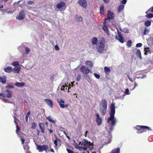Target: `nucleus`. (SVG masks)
Listing matches in <instances>:
<instances>
[{"instance_id": "f257e3e1", "label": "nucleus", "mask_w": 153, "mask_h": 153, "mask_svg": "<svg viewBox=\"0 0 153 153\" xmlns=\"http://www.w3.org/2000/svg\"><path fill=\"white\" fill-rule=\"evenodd\" d=\"M110 109V112L109 114L110 117L108 119L107 122L108 123H109L110 121H111V125L112 126L109 128V129L110 131H112L113 129V127L116 125V119L114 118V114H115V105L113 103L111 104Z\"/></svg>"}, {"instance_id": "f03ea898", "label": "nucleus", "mask_w": 153, "mask_h": 153, "mask_svg": "<svg viewBox=\"0 0 153 153\" xmlns=\"http://www.w3.org/2000/svg\"><path fill=\"white\" fill-rule=\"evenodd\" d=\"M105 39L102 38V39L100 41V42L96 46V50L98 52L100 53L103 52L105 46Z\"/></svg>"}, {"instance_id": "7ed1b4c3", "label": "nucleus", "mask_w": 153, "mask_h": 153, "mask_svg": "<svg viewBox=\"0 0 153 153\" xmlns=\"http://www.w3.org/2000/svg\"><path fill=\"white\" fill-rule=\"evenodd\" d=\"M137 133H141L147 131H152V129L148 126H137L135 128Z\"/></svg>"}, {"instance_id": "20e7f679", "label": "nucleus", "mask_w": 153, "mask_h": 153, "mask_svg": "<svg viewBox=\"0 0 153 153\" xmlns=\"http://www.w3.org/2000/svg\"><path fill=\"white\" fill-rule=\"evenodd\" d=\"M79 145L83 146V149L86 150L87 148L91 149L93 147V146L91 144L90 142H88L84 140L82 142H80Z\"/></svg>"}, {"instance_id": "39448f33", "label": "nucleus", "mask_w": 153, "mask_h": 153, "mask_svg": "<svg viewBox=\"0 0 153 153\" xmlns=\"http://www.w3.org/2000/svg\"><path fill=\"white\" fill-rule=\"evenodd\" d=\"M48 149V146L47 145L37 146V149L40 152H42L43 151L46 152Z\"/></svg>"}, {"instance_id": "423d86ee", "label": "nucleus", "mask_w": 153, "mask_h": 153, "mask_svg": "<svg viewBox=\"0 0 153 153\" xmlns=\"http://www.w3.org/2000/svg\"><path fill=\"white\" fill-rule=\"evenodd\" d=\"M5 92L7 93L6 96L2 93H0V99L4 100L5 97H7L8 98H11V97L12 92L11 91L7 90L5 91Z\"/></svg>"}, {"instance_id": "0eeeda50", "label": "nucleus", "mask_w": 153, "mask_h": 153, "mask_svg": "<svg viewBox=\"0 0 153 153\" xmlns=\"http://www.w3.org/2000/svg\"><path fill=\"white\" fill-rule=\"evenodd\" d=\"M81 72L83 74H88L90 72V70L85 66H82L80 69Z\"/></svg>"}, {"instance_id": "6e6552de", "label": "nucleus", "mask_w": 153, "mask_h": 153, "mask_svg": "<svg viewBox=\"0 0 153 153\" xmlns=\"http://www.w3.org/2000/svg\"><path fill=\"white\" fill-rule=\"evenodd\" d=\"M57 102L59 103V106L61 108H64L68 107V104L64 105V104L65 103V101L62 99H60L59 100H58Z\"/></svg>"}, {"instance_id": "1a4fd4ad", "label": "nucleus", "mask_w": 153, "mask_h": 153, "mask_svg": "<svg viewBox=\"0 0 153 153\" xmlns=\"http://www.w3.org/2000/svg\"><path fill=\"white\" fill-rule=\"evenodd\" d=\"M25 15L23 10H22L19 13L18 16L16 17V19L19 20H22L25 18Z\"/></svg>"}, {"instance_id": "9d476101", "label": "nucleus", "mask_w": 153, "mask_h": 153, "mask_svg": "<svg viewBox=\"0 0 153 153\" xmlns=\"http://www.w3.org/2000/svg\"><path fill=\"white\" fill-rule=\"evenodd\" d=\"M95 115L96 117V121L97 124L98 126L100 125L102 123V120L101 118L100 117V115L97 113L95 114Z\"/></svg>"}, {"instance_id": "9b49d317", "label": "nucleus", "mask_w": 153, "mask_h": 153, "mask_svg": "<svg viewBox=\"0 0 153 153\" xmlns=\"http://www.w3.org/2000/svg\"><path fill=\"white\" fill-rule=\"evenodd\" d=\"M101 103L100 105V111L101 114L104 116L106 113L107 107L103 106H101Z\"/></svg>"}, {"instance_id": "f8f14e48", "label": "nucleus", "mask_w": 153, "mask_h": 153, "mask_svg": "<svg viewBox=\"0 0 153 153\" xmlns=\"http://www.w3.org/2000/svg\"><path fill=\"white\" fill-rule=\"evenodd\" d=\"M108 18L105 19V23L107 20L109 21L110 19H112L114 17V13L109 10L108 12Z\"/></svg>"}, {"instance_id": "ddd939ff", "label": "nucleus", "mask_w": 153, "mask_h": 153, "mask_svg": "<svg viewBox=\"0 0 153 153\" xmlns=\"http://www.w3.org/2000/svg\"><path fill=\"white\" fill-rule=\"evenodd\" d=\"M78 3L84 8H86L87 7V5L86 0H79Z\"/></svg>"}, {"instance_id": "4468645a", "label": "nucleus", "mask_w": 153, "mask_h": 153, "mask_svg": "<svg viewBox=\"0 0 153 153\" xmlns=\"http://www.w3.org/2000/svg\"><path fill=\"white\" fill-rule=\"evenodd\" d=\"M44 100L50 107L52 108H53V103L51 100L50 99H45Z\"/></svg>"}, {"instance_id": "2eb2a0df", "label": "nucleus", "mask_w": 153, "mask_h": 153, "mask_svg": "<svg viewBox=\"0 0 153 153\" xmlns=\"http://www.w3.org/2000/svg\"><path fill=\"white\" fill-rule=\"evenodd\" d=\"M104 71L105 73L106 76L108 75L111 72V70L109 67L105 66L104 68Z\"/></svg>"}, {"instance_id": "dca6fc26", "label": "nucleus", "mask_w": 153, "mask_h": 153, "mask_svg": "<svg viewBox=\"0 0 153 153\" xmlns=\"http://www.w3.org/2000/svg\"><path fill=\"white\" fill-rule=\"evenodd\" d=\"M39 126L40 128L41 132L43 133H44L45 127L44 123H39Z\"/></svg>"}, {"instance_id": "f3484780", "label": "nucleus", "mask_w": 153, "mask_h": 153, "mask_svg": "<svg viewBox=\"0 0 153 153\" xmlns=\"http://www.w3.org/2000/svg\"><path fill=\"white\" fill-rule=\"evenodd\" d=\"M119 35L118 36H116V38L120 42L123 43L124 41L123 38V36L121 35L119 33Z\"/></svg>"}, {"instance_id": "a211bd4d", "label": "nucleus", "mask_w": 153, "mask_h": 153, "mask_svg": "<svg viewBox=\"0 0 153 153\" xmlns=\"http://www.w3.org/2000/svg\"><path fill=\"white\" fill-rule=\"evenodd\" d=\"M4 71L6 72L10 73L13 71V69L12 67L8 66L7 68H5L4 69Z\"/></svg>"}, {"instance_id": "6ab92c4d", "label": "nucleus", "mask_w": 153, "mask_h": 153, "mask_svg": "<svg viewBox=\"0 0 153 153\" xmlns=\"http://www.w3.org/2000/svg\"><path fill=\"white\" fill-rule=\"evenodd\" d=\"M144 54L145 55L147 54V53H149L150 54L152 53V51L150 49V48L149 47H146L144 48Z\"/></svg>"}, {"instance_id": "aec40b11", "label": "nucleus", "mask_w": 153, "mask_h": 153, "mask_svg": "<svg viewBox=\"0 0 153 153\" xmlns=\"http://www.w3.org/2000/svg\"><path fill=\"white\" fill-rule=\"evenodd\" d=\"M135 54L140 59H142L141 53L140 50L137 49L135 53Z\"/></svg>"}, {"instance_id": "412c9836", "label": "nucleus", "mask_w": 153, "mask_h": 153, "mask_svg": "<svg viewBox=\"0 0 153 153\" xmlns=\"http://www.w3.org/2000/svg\"><path fill=\"white\" fill-rule=\"evenodd\" d=\"M65 3L64 2H62L57 4L56 6L57 8L60 9L65 5Z\"/></svg>"}, {"instance_id": "4be33fe9", "label": "nucleus", "mask_w": 153, "mask_h": 153, "mask_svg": "<svg viewBox=\"0 0 153 153\" xmlns=\"http://www.w3.org/2000/svg\"><path fill=\"white\" fill-rule=\"evenodd\" d=\"M98 39L95 37H93L91 40V42L93 45H96L97 44Z\"/></svg>"}, {"instance_id": "5701e85b", "label": "nucleus", "mask_w": 153, "mask_h": 153, "mask_svg": "<svg viewBox=\"0 0 153 153\" xmlns=\"http://www.w3.org/2000/svg\"><path fill=\"white\" fill-rule=\"evenodd\" d=\"M25 83L24 82H16L15 83V85L17 87H22L24 86Z\"/></svg>"}, {"instance_id": "b1692460", "label": "nucleus", "mask_w": 153, "mask_h": 153, "mask_svg": "<svg viewBox=\"0 0 153 153\" xmlns=\"http://www.w3.org/2000/svg\"><path fill=\"white\" fill-rule=\"evenodd\" d=\"M6 78L5 76H2L0 77V82L3 84H5L6 82Z\"/></svg>"}, {"instance_id": "393cba45", "label": "nucleus", "mask_w": 153, "mask_h": 153, "mask_svg": "<svg viewBox=\"0 0 153 153\" xmlns=\"http://www.w3.org/2000/svg\"><path fill=\"white\" fill-rule=\"evenodd\" d=\"M124 7V6L123 5H119L117 8V12L118 13H120L123 10Z\"/></svg>"}, {"instance_id": "a878e982", "label": "nucleus", "mask_w": 153, "mask_h": 153, "mask_svg": "<svg viewBox=\"0 0 153 153\" xmlns=\"http://www.w3.org/2000/svg\"><path fill=\"white\" fill-rule=\"evenodd\" d=\"M24 148L25 150L26 153H30V152L29 151L30 147L28 145H26L24 146Z\"/></svg>"}, {"instance_id": "bb28decb", "label": "nucleus", "mask_w": 153, "mask_h": 153, "mask_svg": "<svg viewBox=\"0 0 153 153\" xmlns=\"http://www.w3.org/2000/svg\"><path fill=\"white\" fill-rule=\"evenodd\" d=\"M102 104L101 106H103L107 107V102L106 100L105 99H102L101 100Z\"/></svg>"}, {"instance_id": "cd10ccee", "label": "nucleus", "mask_w": 153, "mask_h": 153, "mask_svg": "<svg viewBox=\"0 0 153 153\" xmlns=\"http://www.w3.org/2000/svg\"><path fill=\"white\" fill-rule=\"evenodd\" d=\"M100 13L101 15H103L104 14V5L102 4L100 8Z\"/></svg>"}, {"instance_id": "c85d7f7f", "label": "nucleus", "mask_w": 153, "mask_h": 153, "mask_svg": "<svg viewBox=\"0 0 153 153\" xmlns=\"http://www.w3.org/2000/svg\"><path fill=\"white\" fill-rule=\"evenodd\" d=\"M111 153H120V149L118 148L114 149L111 152Z\"/></svg>"}, {"instance_id": "c756f323", "label": "nucleus", "mask_w": 153, "mask_h": 153, "mask_svg": "<svg viewBox=\"0 0 153 153\" xmlns=\"http://www.w3.org/2000/svg\"><path fill=\"white\" fill-rule=\"evenodd\" d=\"M85 64L86 65L89 66L91 68H92L93 66V64L92 62L90 61H87L85 62Z\"/></svg>"}, {"instance_id": "7c9ffc66", "label": "nucleus", "mask_w": 153, "mask_h": 153, "mask_svg": "<svg viewBox=\"0 0 153 153\" xmlns=\"http://www.w3.org/2000/svg\"><path fill=\"white\" fill-rule=\"evenodd\" d=\"M20 71V69L18 67H16L13 69V71L15 73H19Z\"/></svg>"}, {"instance_id": "2f4dec72", "label": "nucleus", "mask_w": 153, "mask_h": 153, "mask_svg": "<svg viewBox=\"0 0 153 153\" xmlns=\"http://www.w3.org/2000/svg\"><path fill=\"white\" fill-rule=\"evenodd\" d=\"M149 31V29H148L146 27H145L143 33L144 35H147Z\"/></svg>"}, {"instance_id": "473e14b6", "label": "nucleus", "mask_w": 153, "mask_h": 153, "mask_svg": "<svg viewBox=\"0 0 153 153\" xmlns=\"http://www.w3.org/2000/svg\"><path fill=\"white\" fill-rule=\"evenodd\" d=\"M46 119L49 122H52L53 123H55L56 122V120H52L50 116L47 117H46Z\"/></svg>"}, {"instance_id": "72a5a7b5", "label": "nucleus", "mask_w": 153, "mask_h": 153, "mask_svg": "<svg viewBox=\"0 0 153 153\" xmlns=\"http://www.w3.org/2000/svg\"><path fill=\"white\" fill-rule=\"evenodd\" d=\"M103 29L104 30L108 36H109V30L108 28L104 26L103 27Z\"/></svg>"}, {"instance_id": "f704fd0d", "label": "nucleus", "mask_w": 153, "mask_h": 153, "mask_svg": "<svg viewBox=\"0 0 153 153\" xmlns=\"http://www.w3.org/2000/svg\"><path fill=\"white\" fill-rule=\"evenodd\" d=\"M120 30L121 31L123 32H124L125 33H128L129 31L126 28H125L123 29H122V28H120Z\"/></svg>"}, {"instance_id": "c9c22d12", "label": "nucleus", "mask_w": 153, "mask_h": 153, "mask_svg": "<svg viewBox=\"0 0 153 153\" xmlns=\"http://www.w3.org/2000/svg\"><path fill=\"white\" fill-rule=\"evenodd\" d=\"M151 24V22L150 21H146L144 23V25L145 26L149 27L150 26Z\"/></svg>"}, {"instance_id": "e433bc0d", "label": "nucleus", "mask_w": 153, "mask_h": 153, "mask_svg": "<svg viewBox=\"0 0 153 153\" xmlns=\"http://www.w3.org/2000/svg\"><path fill=\"white\" fill-rule=\"evenodd\" d=\"M132 43V42L131 40H128L127 43L126 45L128 48L130 47L131 46Z\"/></svg>"}, {"instance_id": "4c0bfd02", "label": "nucleus", "mask_w": 153, "mask_h": 153, "mask_svg": "<svg viewBox=\"0 0 153 153\" xmlns=\"http://www.w3.org/2000/svg\"><path fill=\"white\" fill-rule=\"evenodd\" d=\"M146 18L149 19L151 18H152L153 17V14L152 13H149L147 14V15H146Z\"/></svg>"}, {"instance_id": "58836bf2", "label": "nucleus", "mask_w": 153, "mask_h": 153, "mask_svg": "<svg viewBox=\"0 0 153 153\" xmlns=\"http://www.w3.org/2000/svg\"><path fill=\"white\" fill-rule=\"evenodd\" d=\"M148 12H152L153 13V6L151 7L147 11L145 12L146 14H147Z\"/></svg>"}, {"instance_id": "ea45409f", "label": "nucleus", "mask_w": 153, "mask_h": 153, "mask_svg": "<svg viewBox=\"0 0 153 153\" xmlns=\"http://www.w3.org/2000/svg\"><path fill=\"white\" fill-rule=\"evenodd\" d=\"M36 127V124L35 123H33L32 124L31 128L32 129H35Z\"/></svg>"}, {"instance_id": "a19ab883", "label": "nucleus", "mask_w": 153, "mask_h": 153, "mask_svg": "<svg viewBox=\"0 0 153 153\" xmlns=\"http://www.w3.org/2000/svg\"><path fill=\"white\" fill-rule=\"evenodd\" d=\"M16 133H18V132L20 131V128L19 127V126H18V124H16Z\"/></svg>"}, {"instance_id": "79ce46f5", "label": "nucleus", "mask_w": 153, "mask_h": 153, "mask_svg": "<svg viewBox=\"0 0 153 153\" xmlns=\"http://www.w3.org/2000/svg\"><path fill=\"white\" fill-rule=\"evenodd\" d=\"M19 62L18 61H13L12 63V65L15 66L19 65Z\"/></svg>"}, {"instance_id": "37998d69", "label": "nucleus", "mask_w": 153, "mask_h": 153, "mask_svg": "<svg viewBox=\"0 0 153 153\" xmlns=\"http://www.w3.org/2000/svg\"><path fill=\"white\" fill-rule=\"evenodd\" d=\"M81 79V75L79 74H78L76 78V79L77 81H78V82Z\"/></svg>"}, {"instance_id": "c03bdc74", "label": "nucleus", "mask_w": 153, "mask_h": 153, "mask_svg": "<svg viewBox=\"0 0 153 153\" xmlns=\"http://www.w3.org/2000/svg\"><path fill=\"white\" fill-rule=\"evenodd\" d=\"M56 139L54 141V142H53V143H54V144H55V146H57V140H58L59 141V140L57 138V137H56Z\"/></svg>"}, {"instance_id": "a18cd8bd", "label": "nucleus", "mask_w": 153, "mask_h": 153, "mask_svg": "<svg viewBox=\"0 0 153 153\" xmlns=\"http://www.w3.org/2000/svg\"><path fill=\"white\" fill-rule=\"evenodd\" d=\"M13 117H14L15 123V124H18V123L17 122V121L19 122V120L16 118V116H14Z\"/></svg>"}, {"instance_id": "49530a36", "label": "nucleus", "mask_w": 153, "mask_h": 153, "mask_svg": "<svg viewBox=\"0 0 153 153\" xmlns=\"http://www.w3.org/2000/svg\"><path fill=\"white\" fill-rule=\"evenodd\" d=\"M25 50L27 54H28L30 51V49L27 47H25Z\"/></svg>"}, {"instance_id": "de8ad7c7", "label": "nucleus", "mask_w": 153, "mask_h": 153, "mask_svg": "<svg viewBox=\"0 0 153 153\" xmlns=\"http://www.w3.org/2000/svg\"><path fill=\"white\" fill-rule=\"evenodd\" d=\"M94 75L95 77H96L97 79H99L100 78V76L99 74L97 73H94Z\"/></svg>"}, {"instance_id": "09e8293b", "label": "nucleus", "mask_w": 153, "mask_h": 153, "mask_svg": "<svg viewBox=\"0 0 153 153\" xmlns=\"http://www.w3.org/2000/svg\"><path fill=\"white\" fill-rule=\"evenodd\" d=\"M142 46V43H138L136 44V47L140 48Z\"/></svg>"}, {"instance_id": "8fccbe9b", "label": "nucleus", "mask_w": 153, "mask_h": 153, "mask_svg": "<svg viewBox=\"0 0 153 153\" xmlns=\"http://www.w3.org/2000/svg\"><path fill=\"white\" fill-rule=\"evenodd\" d=\"M83 147V146H81L77 145V146L76 147V148L80 150H82V149H83V148H82Z\"/></svg>"}, {"instance_id": "3c124183", "label": "nucleus", "mask_w": 153, "mask_h": 153, "mask_svg": "<svg viewBox=\"0 0 153 153\" xmlns=\"http://www.w3.org/2000/svg\"><path fill=\"white\" fill-rule=\"evenodd\" d=\"M63 133H64V134L66 136V137L68 139V140H70V137L69 136H68V134H67V133H66V132L65 131H63Z\"/></svg>"}, {"instance_id": "603ef678", "label": "nucleus", "mask_w": 153, "mask_h": 153, "mask_svg": "<svg viewBox=\"0 0 153 153\" xmlns=\"http://www.w3.org/2000/svg\"><path fill=\"white\" fill-rule=\"evenodd\" d=\"M66 150L68 153H74L73 151L70 149H67Z\"/></svg>"}, {"instance_id": "864d4df0", "label": "nucleus", "mask_w": 153, "mask_h": 153, "mask_svg": "<svg viewBox=\"0 0 153 153\" xmlns=\"http://www.w3.org/2000/svg\"><path fill=\"white\" fill-rule=\"evenodd\" d=\"M125 93L126 94H129V90L128 88H126L125 91Z\"/></svg>"}, {"instance_id": "5fc2aeb1", "label": "nucleus", "mask_w": 153, "mask_h": 153, "mask_svg": "<svg viewBox=\"0 0 153 153\" xmlns=\"http://www.w3.org/2000/svg\"><path fill=\"white\" fill-rule=\"evenodd\" d=\"M3 5H2V0H0V9L3 8Z\"/></svg>"}, {"instance_id": "6e6d98bb", "label": "nucleus", "mask_w": 153, "mask_h": 153, "mask_svg": "<svg viewBox=\"0 0 153 153\" xmlns=\"http://www.w3.org/2000/svg\"><path fill=\"white\" fill-rule=\"evenodd\" d=\"M55 48L56 51H58L59 50V48L57 45H56L55 46Z\"/></svg>"}, {"instance_id": "4d7b16f0", "label": "nucleus", "mask_w": 153, "mask_h": 153, "mask_svg": "<svg viewBox=\"0 0 153 153\" xmlns=\"http://www.w3.org/2000/svg\"><path fill=\"white\" fill-rule=\"evenodd\" d=\"M33 3L34 2L33 1H29L27 2V4H31Z\"/></svg>"}, {"instance_id": "13d9d810", "label": "nucleus", "mask_w": 153, "mask_h": 153, "mask_svg": "<svg viewBox=\"0 0 153 153\" xmlns=\"http://www.w3.org/2000/svg\"><path fill=\"white\" fill-rule=\"evenodd\" d=\"M65 89L66 90L68 89V92H69V89L70 88V87H69L68 86H67V85H65Z\"/></svg>"}, {"instance_id": "bf43d9fd", "label": "nucleus", "mask_w": 153, "mask_h": 153, "mask_svg": "<svg viewBox=\"0 0 153 153\" xmlns=\"http://www.w3.org/2000/svg\"><path fill=\"white\" fill-rule=\"evenodd\" d=\"M65 86L62 85L61 87V90L65 91Z\"/></svg>"}, {"instance_id": "052dcab7", "label": "nucleus", "mask_w": 153, "mask_h": 153, "mask_svg": "<svg viewBox=\"0 0 153 153\" xmlns=\"http://www.w3.org/2000/svg\"><path fill=\"white\" fill-rule=\"evenodd\" d=\"M126 0H122L121 1V3L122 4H125L126 3Z\"/></svg>"}, {"instance_id": "680f3d73", "label": "nucleus", "mask_w": 153, "mask_h": 153, "mask_svg": "<svg viewBox=\"0 0 153 153\" xmlns=\"http://www.w3.org/2000/svg\"><path fill=\"white\" fill-rule=\"evenodd\" d=\"M22 144H23L25 142V140L22 138H21Z\"/></svg>"}, {"instance_id": "e2e57ef3", "label": "nucleus", "mask_w": 153, "mask_h": 153, "mask_svg": "<svg viewBox=\"0 0 153 153\" xmlns=\"http://www.w3.org/2000/svg\"><path fill=\"white\" fill-rule=\"evenodd\" d=\"M7 87L9 88H14V86L11 85H8L7 86Z\"/></svg>"}, {"instance_id": "0e129e2a", "label": "nucleus", "mask_w": 153, "mask_h": 153, "mask_svg": "<svg viewBox=\"0 0 153 153\" xmlns=\"http://www.w3.org/2000/svg\"><path fill=\"white\" fill-rule=\"evenodd\" d=\"M127 76L129 80L131 82H132V80L131 78L128 75H127Z\"/></svg>"}, {"instance_id": "69168bd1", "label": "nucleus", "mask_w": 153, "mask_h": 153, "mask_svg": "<svg viewBox=\"0 0 153 153\" xmlns=\"http://www.w3.org/2000/svg\"><path fill=\"white\" fill-rule=\"evenodd\" d=\"M82 20H83V18L81 16H80L79 17V19L78 20L79 21H82Z\"/></svg>"}, {"instance_id": "338daca9", "label": "nucleus", "mask_w": 153, "mask_h": 153, "mask_svg": "<svg viewBox=\"0 0 153 153\" xmlns=\"http://www.w3.org/2000/svg\"><path fill=\"white\" fill-rule=\"evenodd\" d=\"M104 2L106 3H108L109 1V0H103Z\"/></svg>"}, {"instance_id": "774afa93", "label": "nucleus", "mask_w": 153, "mask_h": 153, "mask_svg": "<svg viewBox=\"0 0 153 153\" xmlns=\"http://www.w3.org/2000/svg\"><path fill=\"white\" fill-rule=\"evenodd\" d=\"M48 130L49 131L50 133H51L53 132V130H52L51 129V128H50V129H48Z\"/></svg>"}]
</instances>
